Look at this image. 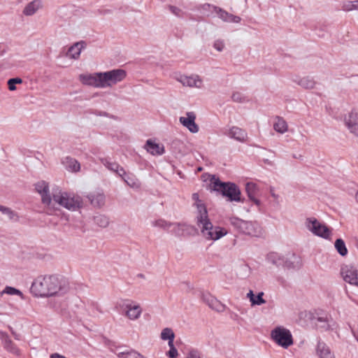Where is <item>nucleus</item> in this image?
Returning a JSON list of instances; mask_svg holds the SVG:
<instances>
[{"label": "nucleus", "instance_id": "f257e3e1", "mask_svg": "<svg viewBox=\"0 0 358 358\" xmlns=\"http://www.w3.org/2000/svg\"><path fill=\"white\" fill-rule=\"evenodd\" d=\"M193 206L196 208V224L201 229L202 236L208 241H217L227 234V231L220 227H214L208 218L206 207L200 199L198 193L192 196Z\"/></svg>", "mask_w": 358, "mask_h": 358}, {"label": "nucleus", "instance_id": "f03ea898", "mask_svg": "<svg viewBox=\"0 0 358 358\" xmlns=\"http://www.w3.org/2000/svg\"><path fill=\"white\" fill-rule=\"evenodd\" d=\"M66 280L57 275L36 278L31 284V292L36 297H50L65 291Z\"/></svg>", "mask_w": 358, "mask_h": 358}, {"label": "nucleus", "instance_id": "7ed1b4c3", "mask_svg": "<svg viewBox=\"0 0 358 358\" xmlns=\"http://www.w3.org/2000/svg\"><path fill=\"white\" fill-rule=\"evenodd\" d=\"M52 202L71 211L78 210L83 206V199L80 196L58 188L53 189Z\"/></svg>", "mask_w": 358, "mask_h": 358}, {"label": "nucleus", "instance_id": "20e7f679", "mask_svg": "<svg viewBox=\"0 0 358 358\" xmlns=\"http://www.w3.org/2000/svg\"><path fill=\"white\" fill-rule=\"evenodd\" d=\"M210 187L212 190L221 192L231 201H241V191L238 187L231 182H222L215 176L210 180Z\"/></svg>", "mask_w": 358, "mask_h": 358}, {"label": "nucleus", "instance_id": "39448f33", "mask_svg": "<svg viewBox=\"0 0 358 358\" xmlns=\"http://www.w3.org/2000/svg\"><path fill=\"white\" fill-rule=\"evenodd\" d=\"M231 224L240 232L253 237H260L263 235V229L256 222L245 221L241 219L234 218Z\"/></svg>", "mask_w": 358, "mask_h": 358}, {"label": "nucleus", "instance_id": "423d86ee", "mask_svg": "<svg viewBox=\"0 0 358 358\" xmlns=\"http://www.w3.org/2000/svg\"><path fill=\"white\" fill-rule=\"evenodd\" d=\"M127 77V72L122 69H116L101 72L102 89L110 88L123 81Z\"/></svg>", "mask_w": 358, "mask_h": 358}, {"label": "nucleus", "instance_id": "0eeeda50", "mask_svg": "<svg viewBox=\"0 0 358 358\" xmlns=\"http://www.w3.org/2000/svg\"><path fill=\"white\" fill-rule=\"evenodd\" d=\"M271 337L278 345L285 349L293 344L290 331L283 327H277L273 329Z\"/></svg>", "mask_w": 358, "mask_h": 358}, {"label": "nucleus", "instance_id": "6e6552de", "mask_svg": "<svg viewBox=\"0 0 358 358\" xmlns=\"http://www.w3.org/2000/svg\"><path fill=\"white\" fill-rule=\"evenodd\" d=\"M306 227L314 235L324 239H329L331 230L324 224L320 222L315 217H308L305 222Z\"/></svg>", "mask_w": 358, "mask_h": 358}, {"label": "nucleus", "instance_id": "1a4fd4ad", "mask_svg": "<svg viewBox=\"0 0 358 358\" xmlns=\"http://www.w3.org/2000/svg\"><path fill=\"white\" fill-rule=\"evenodd\" d=\"M124 316L130 320H136L140 318L143 308L141 305L134 301L126 299L120 305Z\"/></svg>", "mask_w": 358, "mask_h": 358}, {"label": "nucleus", "instance_id": "9d476101", "mask_svg": "<svg viewBox=\"0 0 358 358\" xmlns=\"http://www.w3.org/2000/svg\"><path fill=\"white\" fill-rule=\"evenodd\" d=\"M175 79L184 87L196 89H201L203 87V79L197 74H178L175 76Z\"/></svg>", "mask_w": 358, "mask_h": 358}, {"label": "nucleus", "instance_id": "9b49d317", "mask_svg": "<svg viewBox=\"0 0 358 358\" xmlns=\"http://www.w3.org/2000/svg\"><path fill=\"white\" fill-rule=\"evenodd\" d=\"M78 80L85 85L102 89L101 72L82 73L79 75Z\"/></svg>", "mask_w": 358, "mask_h": 358}, {"label": "nucleus", "instance_id": "f8f14e48", "mask_svg": "<svg viewBox=\"0 0 358 358\" xmlns=\"http://www.w3.org/2000/svg\"><path fill=\"white\" fill-rule=\"evenodd\" d=\"M343 279L348 283L358 287V270L352 265H345L341 271Z\"/></svg>", "mask_w": 358, "mask_h": 358}, {"label": "nucleus", "instance_id": "ddd939ff", "mask_svg": "<svg viewBox=\"0 0 358 358\" xmlns=\"http://www.w3.org/2000/svg\"><path fill=\"white\" fill-rule=\"evenodd\" d=\"M196 118V116L194 112H187L185 116L180 117L179 122L189 132L196 134L199 130V127L195 122Z\"/></svg>", "mask_w": 358, "mask_h": 358}, {"label": "nucleus", "instance_id": "4468645a", "mask_svg": "<svg viewBox=\"0 0 358 358\" xmlns=\"http://www.w3.org/2000/svg\"><path fill=\"white\" fill-rule=\"evenodd\" d=\"M224 134L240 143H245L248 139L246 131L236 126L229 127Z\"/></svg>", "mask_w": 358, "mask_h": 358}, {"label": "nucleus", "instance_id": "2eb2a0df", "mask_svg": "<svg viewBox=\"0 0 358 358\" xmlns=\"http://www.w3.org/2000/svg\"><path fill=\"white\" fill-rule=\"evenodd\" d=\"M35 189L41 195L43 203L50 206L52 204V196L51 197L49 192L48 183L44 180L39 181L35 185Z\"/></svg>", "mask_w": 358, "mask_h": 358}, {"label": "nucleus", "instance_id": "dca6fc26", "mask_svg": "<svg viewBox=\"0 0 358 358\" xmlns=\"http://www.w3.org/2000/svg\"><path fill=\"white\" fill-rule=\"evenodd\" d=\"M292 80L299 86L306 90L314 89L317 84L314 78L310 76H300L299 75H294L292 76Z\"/></svg>", "mask_w": 358, "mask_h": 358}, {"label": "nucleus", "instance_id": "f3484780", "mask_svg": "<svg viewBox=\"0 0 358 358\" xmlns=\"http://www.w3.org/2000/svg\"><path fill=\"white\" fill-rule=\"evenodd\" d=\"M213 11L217 15L218 17L225 22L239 23L241 17L228 13L221 8L213 6Z\"/></svg>", "mask_w": 358, "mask_h": 358}, {"label": "nucleus", "instance_id": "a211bd4d", "mask_svg": "<svg viewBox=\"0 0 358 358\" xmlns=\"http://www.w3.org/2000/svg\"><path fill=\"white\" fill-rule=\"evenodd\" d=\"M345 124L350 132L358 137V113L352 111L345 119Z\"/></svg>", "mask_w": 358, "mask_h": 358}, {"label": "nucleus", "instance_id": "6ab92c4d", "mask_svg": "<svg viewBox=\"0 0 358 358\" xmlns=\"http://www.w3.org/2000/svg\"><path fill=\"white\" fill-rule=\"evenodd\" d=\"M316 355L319 358H336L329 347L323 341H318L316 346Z\"/></svg>", "mask_w": 358, "mask_h": 358}, {"label": "nucleus", "instance_id": "aec40b11", "mask_svg": "<svg viewBox=\"0 0 358 358\" xmlns=\"http://www.w3.org/2000/svg\"><path fill=\"white\" fill-rule=\"evenodd\" d=\"M202 299L210 308L216 311L222 312L224 310V306L210 294H203Z\"/></svg>", "mask_w": 358, "mask_h": 358}, {"label": "nucleus", "instance_id": "412c9836", "mask_svg": "<svg viewBox=\"0 0 358 358\" xmlns=\"http://www.w3.org/2000/svg\"><path fill=\"white\" fill-rule=\"evenodd\" d=\"M85 47V43L83 41L76 42L69 48L66 56L71 59H78L80 57L82 50Z\"/></svg>", "mask_w": 358, "mask_h": 358}, {"label": "nucleus", "instance_id": "4be33fe9", "mask_svg": "<svg viewBox=\"0 0 358 358\" xmlns=\"http://www.w3.org/2000/svg\"><path fill=\"white\" fill-rule=\"evenodd\" d=\"M259 189L257 185L254 182H248L245 185V191L249 199L252 201L256 206H259L261 201L256 198V194Z\"/></svg>", "mask_w": 358, "mask_h": 358}, {"label": "nucleus", "instance_id": "5701e85b", "mask_svg": "<svg viewBox=\"0 0 358 358\" xmlns=\"http://www.w3.org/2000/svg\"><path fill=\"white\" fill-rule=\"evenodd\" d=\"M65 169L71 173H76L80 170V163L74 158L66 157L62 161Z\"/></svg>", "mask_w": 358, "mask_h": 358}, {"label": "nucleus", "instance_id": "b1692460", "mask_svg": "<svg viewBox=\"0 0 358 358\" xmlns=\"http://www.w3.org/2000/svg\"><path fill=\"white\" fill-rule=\"evenodd\" d=\"M145 148L148 152L153 155H161L164 152V148L163 145L156 143L150 139L146 141Z\"/></svg>", "mask_w": 358, "mask_h": 358}, {"label": "nucleus", "instance_id": "393cba45", "mask_svg": "<svg viewBox=\"0 0 358 358\" xmlns=\"http://www.w3.org/2000/svg\"><path fill=\"white\" fill-rule=\"evenodd\" d=\"M42 7L40 0H34L27 3L23 9V14L26 16L34 15Z\"/></svg>", "mask_w": 358, "mask_h": 358}, {"label": "nucleus", "instance_id": "a878e982", "mask_svg": "<svg viewBox=\"0 0 358 358\" xmlns=\"http://www.w3.org/2000/svg\"><path fill=\"white\" fill-rule=\"evenodd\" d=\"M101 163L109 170L115 172L119 176L125 175V171L115 162H110L107 159H101Z\"/></svg>", "mask_w": 358, "mask_h": 358}, {"label": "nucleus", "instance_id": "bb28decb", "mask_svg": "<svg viewBox=\"0 0 358 358\" xmlns=\"http://www.w3.org/2000/svg\"><path fill=\"white\" fill-rule=\"evenodd\" d=\"M88 199L94 206H101L105 202V196L103 193L95 192L88 195Z\"/></svg>", "mask_w": 358, "mask_h": 358}, {"label": "nucleus", "instance_id": "cd10ccee", "mask_svg": "<svg viewBox=\"0 0 358 358\" xmlns=\"http://www.w3.org/2000/svg\"><path fill=\"white\" fill-rule=\"evenodd\" d=\"M264 292H261L255 296L252 290H250L247 294V297L250 299L252 306H261L266 303V301L263 299Z\"/></svg>", "mask_w": 358, "mask_h": 358}, {"label": "nucleus", "instance_id": "c85d7f7f", "mask_svg": "<svg viewBox=\"0 0 358 358\" xmlns=\"http://www.w3.org/2000/svg\"><path fill=\"white\" fill-rule=\"evenodd\" d=\"M273 129L278 133L284 134L287 131L288 125L283 118L276 117L273 123Z\"/></svg>", "mask_w": 358, "mask_h": 358}, {"label": "nucleus", "instance_id": "c756f323", "mask_svg": "<svg viewBox=\"0 0 358 358\" xmlns=\"http://www.w3.org/2000/svg\"><path fill=\"white\" fill-rule=\"evenodd\" d=\"M334 248L341 256L345 257L348 255V250L342 238H338L336 240L334 243Z\"/></svg>", "mask_w": 358, "mask_h": 358}, {"label": "nucleus", "instance_id": "7c9ffc66", "mask_svg": "<svg viewBox=\"0 0 358 358\" xmlns=\"http://www.w3.org/2000/svg\"><path fill=\"white\" fill-rule=\"evenodd\" d=\"M160 337L164 341H169V344L171 345L174 341L175 334L171 329L165 328L162 331Z\"/></svg>", "mask_w": 358, "mask_h": 358}, {"label": "nucleus", "instance_id": "2f4dec72", "mask_svg": "<svg viewBox=\"0 0 358 358\" xmlns=\"http://www.w3.org/2000/svg\"><path fill=\"white\" fill-rule=\"evenodd\" d=\"M124 181L131 187L134 189H138L140 187V182L134 176H127L126 173L121 177Z\"/></svg>", "mask_w": 358, "mask_h": 358}, {"label": "nucleus", "instance_id": "473e14b6", "mask_svg": "<svg viewBox=\"0 0 358 358\" xmlns=\"http://www.w3.org/2000/svg\"><path fill=\"white\" fill-rule=\"evenodd\" d=\"M315 324L317 328L322 330H328L330 328V324L328 318L319 317L315 319Z\"/></svg>", "mask_w": 358, "mask_h": 358}, {"label": "nucleus", "instance_id": "72a5a7b5", "mask_svg": "<svg viewBox=\"0 0 358 358\" xmlns=\"http://www.w3.org/2000/svg\"><path fill=\"white\" fill-rule=\"evenodd\" d=\"M4 348L10 352L18 355H20V350L13 342L10 339L5 340Z\"/></svg>", "mask_w": 358, "mask_h": 358}, {"label": "nucleus", "instance_id": "f704fd0d", "mask_svg": "<svg viewBox=\"0 0 358 358\" xmlns=\"http://www.w3.org/2000/svg\"><path fill=\"white\" fill-rule=\"evenodd\" d=\"M0 211L2 213L6 215L10 220H17L18 219L17 213L8 207H5L3 206L0 205Z\"/></svg>", "mask_w": 358, "mask_h": 358}, {"label": "nucleus", "instance_id": "c9c22d12", "mask_svg": "<svg viewBox=\"0 0 358 358\" xmlns=\"http://www.w3.org/2000/svg\"><path fill=\"white\" fill-rule=\"evenodd\" d=\"M94 220L96 224L101 227H106L109 224L108 218L103 215H96Z\"/></svg>", "mask_w": 358, "mask_h": 358}, {"label": "nucleus", "instance_id": "e433bc0d", "mask_svg": "<svg viewBox=\"0 0 358 358\" xmlns=\"http://www.w3.org/2000/svg\"><path fill=\"white\" fill-rule=\"evenodd\" d=\"M4 294L9 295H17L20 296L22 299H23V294L22 292L15 287L6 286L5 289L1 292V295Z\"/></svg>", "mask_w": 358, "mask_h": 358}, {"label": "nucleus", "instance_id": "4c0bfd02", "mask_svg": "<svg viewBox=\"0 0 358 358\" xmlns=\"http://www.w3.org/2000/svg\"><path fill=\"white\" fill-rule=\"evenodd\" d=\"M152 225L163 229H169L171 226H178L179 224H171L164 220H157L152 222Z\"/></svg>", "mask_w": 358, "mask_h": 358}, {"label": "nucleus", "instance_id": "58836bf2", "mask_svg": "<svg viewBox=\"0 0 358 358\" xmlns=\"http://www.w3.org/2000/svg\"><path fill=\"white\" fill-rule=\"evenodd\" d=\"M22 83V80L20 78H10L8 80V89L10 91H14L16 90L15 85L21 84Z\"/></svg>", "mask_w": 358, "mask_h": 358}, {"label": "nucleus", "instance_id": "ea45409f", "mask_svg": "<svg viewBox=\"0 0 358 358\" xmlns=\"http://www.w3.org/2000/svg\"><path fill=\"white\" fill-rule=\"evenodd\" d=\"M170 350L167 352L166 355L170 358H176L178 355L177 349L174 347L173 343L169 344Z\"/></svg>", "mask_w": 358, "mask_h": 358}, {"label": "nucleus", "instance_id": "a19ab883", "mask_svg": "<svg viewBox=\"0 0 358 358\" xmlns=\"http://www.w3.org/2000/svg\"><path fill=\"white\" fill-rule=\"evenodd\" d=\"M213 47L215 49H216L217 51L221 52L224 48V43L222 40H217L215 41L213 44Z\"/></svg>", "mask_w": 358, "mask_h": 358}, {"label": "nucleus", "instance_id": "79ce46f5", "mask_svg": "<svg viewBox=\"0 0 358 358\" xmlns=\"http://www.w3.org/2000/svg\"><path fill=\"white\" fill-rule=\"evenodd\" d=\"M169 8L170 11L175 15L178 16V17L182 16V12L181 10V9H180L179 8H177L173 6H169Z\"/></svg>", "mask_w": 358, "mask_h": 358}, {"label": "nucleus", "instance_id": "37998d69", "mask_svg": "<svg viewBox=\"0 0 358 358\" xmlns=\"http://www.w3.org/2000/svg\"><path fill=\"white\" fill-rule=\"evenodd\" d=\"M187 358H201L200 353L196 350H191L188 353Z\"/></svg>", "mask_w": 358, "mask_h": 358}, {"label": "nucleus", "instance_id": "c03bdc74", "mask_svg": "<svg viewBox=\"0 0 358 358\" xmlns=\"http://www.w3.org/2000/svg\"><path fill=\"white\" fill-rule=\"evenodd\" d=\"M231 98L234 101H237V102L242 101L241 95V94H239L238 92L234 93L231 96Z\"/></svg>", "mask_w": 358, "mask_h": 358}, {"label": "nucleus", "instance_id": "a18cd8bd", "mask_svg": "<svg viewBox=\"0 0 358 358\" xmlns=\"http://www.w3.org/2000/svg\"><path fill=\"white\" fill-rule=\"evenodd\" d=\"M352 8H358V1H355L351 3L350 7L348 8V10H351Z\"/></svg>", "mask_w": 358, "mask_h": 358}, {"label": "nucleus", "instance_id": "49530a36", "mask_svg": "<svg viewBox=\"0 0 358 358\" xmlns=\"http://www.w3.org/2000/svg\"><path fill=\"white\" fill-rule=\"evenodd\" d=\"M271 196L273 197L275 199H277L278 196L274 192L273 189L271 190Z\"/></svg>", "mask_w": 358, "mask_h": 358}, {"label": "nucleus", "instance_id": "de8ad7c7", "mask_svg": "<svg viewBox=\"0 0 358 358\" xmlns=\"http://www.w3.org/2000/svg\"><path fill=\"white\" fill-rule=\"evenodd\" d=\"M293 157L298 159H302L303 156L301 155H293Z\"/></svg>", "mask_w": 358, "mask_h": 358}, {"label": "nucleus", "instance_id": "09e8293b", "mask_svg": "<svg viewBox=\"0 0 358 358\" xmlns=\"http://www.w3.org/2000/svg\"><path fill=\"white\" fill-rule=\"evenodd\" d=\"M355 199H356L357 202L358 203V191L357 192V193L355 194Z\"/></svg>", "mask_w": 358, "mask_h": 358}, {"label": "nucleus", "instance_id": "8fccbe9b", "mask_svg": "<svg viewBox=\"0 0 358 358\" xmlns=\"http://www.w3.org/2000/svg\"><path fill=\"white\" fill-rule=\"evenodd\" d=\"M357 341H358V338H357Z\"/></svg>", "mask_w": 358, "mask_h": 358}]
</instances>
